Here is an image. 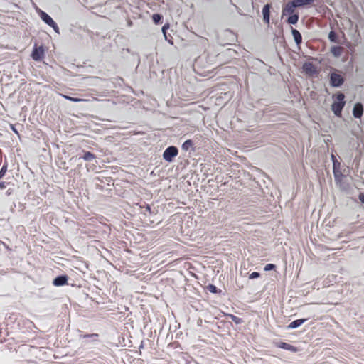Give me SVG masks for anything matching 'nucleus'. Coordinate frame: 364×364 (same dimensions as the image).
<instances>
[{
    "instance_id": "13",
    "label": "nucleus",
    "mask_w": 364,
    "mask_h": 364,
    "mask_svg": "<svg viewBox=\"0 0 364 364\" xmlns=\"http://www.w3.org/2000/svg\"><path fill=\"white\" fill-rule=\"evenodd\" d=\"M307 320H308V318H306L296 319V320L291 321L288 326H287L286 329L287 330L296 329V328L300 327Z\"/></svg>"
},
{
    "instance_id": "4",
    "label": "nucleus",
    "mask_w": 364,
    "mask_h": 364,
    "mask_svg": "<svg viewBox=\"0 0 364 364\" xmlns=\"http://www.w3.org/2000/svg\"><path fill=\"white\" fill-rule=\"evenodd\" d=\"M31 58L36 62H41L45 58V46H38L36 43L33 47Z\"/></svg>"
},
{
    "instance_id": "27",
    "label": "nucleus",
    "mask_w": 364,
    "mask_h": 364,
    "mask_svg": "<svg viewBox=\"0 0 364 364\" xmlns=\"http://www.w3.org/2000/svg\"><path fill=\"white\" fill-rule=\"evenodd\" d=\"M276 268H277L276 264L269 263V264H266L264 266V270L265 272H269V271H272V270H275Z\"/></svg>"
},
{
    "instance_id": "32",
    "label": "nucleus",
    "mask_w": 364,
    "mask_h": 364,
    "mask_svg": "<svg viewBox=\"0 0 364 364\" xmlns=\"http://www.w3.org/2000/svg\"><path fill=\"white\" fill-rule=\"evenodd\" d=\"M96 179L100 181L101 183H107L108 184L112 181L111 177L104 178V179H100L99 177H97Z\"/></svg>"
},
{
    "instance_id": "28",
    "label": "nucleus",
    "mask_w": 364,
    "mask_h": 364,
    "mask_svg": "<svg viewBox=\"0 0 364 364\" xmlns=\"http://www.w3.org/2000/svg\"><path fill=\"white\" fill-rule=\"evenodd\" d=\"M64 98L73 102H78L82 101V100L78 97H74L68 95H63Z\"/></svg>"
},
{
    "instance_id": "38",
    "label": "nucleus",
    "mask_w": 364,
    "mask_h": 364,
    "mask_svg": "<svg viewBox=\"0 0 364 364\" xmlns=\"http://www.w3.org/2000/svg\"><path fill=\"white\" fill-rule=\"evenodd\" d=\"M146 210L147 211L151 212V207H150V205H146Z\"/></svg>"
},
{
    "instance_id": "2",
    "label": "nucleus",
    "mask_w": 364,
    "mask_h": 364,
    "mask_svg": "<svg viewBox=\"0 0 364 364\" xmlns=\"http://www.w3.org/2000/svg\"><path fill=\"white\" fill-rule=\"evenodd\" d=\"M178 154V149L176 146L171 145L165 149L162 154V157L165 161L172 163Z\"/></svg>"
},
{
    "instance_id": "19",
    "label": "nucleus",
    "mask_w": 364,
    "mask_h": 364,
    "mask_svg": "<svg viewBox=\"0 0 364 364\" xmlns=\"http://www.w3.org/2000/svg\"><path fill=\"white\" fill-rule=\"evenodd\" d=\"M298 8L306 7L314 4V0H294Z\"/></svg>"
},
{
    "instance_id": "37",
    "label": "nucleus",
    "mask_w": 364,
    "mask_h": 364,
    "mask_svg": "<svg viewBox=\"0 0 364 364\" xmlns=\"http://www.w3.org/2000/svg\"><path fill=\"white\" fill-rule=\"evenodd\" d=\"M331 160H332L333 164L336 161H338V159H336V157L333 154H331Z\"/></svg>"
},
{
    "instance_id": "34",
    "label": "nucleus",
    "mask_w": 364,
    "mask_h": 364,
    "mask_svg": "<svg viewBox=\"0 0 364 364\" xmlns=\"http://www.w3.org/2000/svg\"><path fill=\"white\" fill-rule=\"evenodd\" d=\"M358 198L362 204H364V193H360Z\"/></svg>"
},
{
    "instance_id": "9",
    "label": "nucleus",
    "mask_w": 364,
    "mask_h": 364,
    "mask_svg": "<svg viewBox=\"0 0 364 364\" xmlns=\"http://www.w3.org/2000/svg\"><path fill=\"white\" fill-rule=\"evenodd\" d=\"M274 346L277 347V348H281V349H284V350H289V351H291V352H293V353H296L299 351V349L297 347L293 346V345H291L288 343H286V342H282V341H280V342H276L274 343Z\"/></svg>"
},
{
    "instance_id": "5",
    "label": "nucleus",
    "mask_w": 364,
    "mask_h": 364,
    "mask_svg": "<svg viewBox=\"0 0 364 364\" xmlns=\"http://www.w3.org/2000/svg\"><path fill=\"white\" fill-rule=\"evenodd\" d=\"M302 72L304 73L306 75L314 77L318 75V71L317 69V67L310 62H305L302 65Z\"/></svg>"
},
{
    "instance_id": "15",
    "label": "nucleus",
    "mask_w": 364,
    "mask_h": 364,
    "mask_svg": "<svg viewBox=\"0 0 364 364\" xmlns=\"http://www.w3.org/2000/svg\"><path fill=\"white\" fill-rule=\"evenodd\" d=\"M287 18L286 19V22L289 25H296L297 24L299 19V13H296L294 14H290L287 16Z\"/></svg>"
},
{
    "instance_id": "24",
    "label": "nucleus",
    "mask_w": 364,
    "mask_h": 364,
    "mask_svg": "<svg viewBox=\"0 0 364 364\" xmlns=\"http://www.w3.org/2000/svg\"><path fill=\"white\" fill-rule=\"evenodd\" d=\"M328 40L332 43H338V36L336 31H331L328 36Z\"/></svg>"
},
{
    "instance_id": "31",
    "label": "nucleus",
    "mask_w": 364,
    "mask_h": 364,
    "mask_svg": "<svg viewBox=\"0 0 364 364\" xmlns=\"http://www.w3.org/2000/svg\"><path fill=\"white\" fill-rule=\"evenodd\" d=\"M341 170V163L336 161L333 164V171Z\"/></svg>"
},
{
    "instance_id": "33",
    "label": "nucleus",
    "mask_w": 364,
    "mask_h": 364,
    "mask_svg": "<svg viewBox=\"0 0 364 364\" xmlns=\"http://www.w3.org/2000/svg\"><path fill=\"white\" fill-rule=\"evenodd\" d=\"M9 127L13 132H14L15 134H16L18 135L19 134L18 131L17 130V129L16 128V126L14 124H10Z\"/></svg>"
},
{
    "instance_id": "18",
    "label": "nucleus",
    "mask_w": 364,
    "mask_h": 364,
    "mask_svg": "<svg viewBox=\"0 0 364 364\" xmlns=\"http://www.w3.org/2000/svg\"><path fill=\"white\" fill-rule=\"evenodd\" d=\"M330 51L335 58H339L342 55L343 49L339 46H333L331 48Z\"/></svg>"
},
{
    "instance_id": "10",
    "label": "nucleus",
    "mask_w": 364,
    "mask_h": 364,
    "mask_svg": "<svg viewBox=\"0 0 364 364\" xmlns=\"http://www.w3.org/2000/svg\"><path fill=\"white\" fill-rule=\"evenodd\" d=\"M37 12H38V14L39 17L41 18V21H43L48 26H50V25L53 24V23L55 22V21L52 18V17L48 14H47L46 11H44L41 9H38L37 11Z\"/></svg>"
},
{
    "instance_id": "7",
    "label": "nucleus",
    "mask_w": 364,
    "mask_h": 364,
    "mask_svg": "<svg viewBox=\"0 0 364 364\" xmlns=\"http://www.w3.org/2000/svg\"><path fill=\"white\" fill-rule=\"evenodd\" d=\"M335 183L337 186L340 187L342 190H346L348 184H346L342 182V178L344 177V175L342 173L341 170L333 171Z\"/></svg>"
},
{
    "instance_id": "14",
    "label": "nucleus",
    "mask_w": 364,
    "mask_h": 364,
    "mask_svg": "<svg viewBox=\"0 0 364 364\" xmlns=\"http://www.w3.org/2000/svg\"><path fill=\"white\" fill-rule=\"evenodd\" d=\"M291 32L295 41V43L296 44V46H300L301 44L302 43V36L301 33L297 29L294 28L293 27H291Z\"/></svg>"
},
{
    "instance_id": "40",
    "label": "nucleus",
    "mask_w": 364,
    "mask_h": 364,
    "mask_svg": "<svg viewBox=\"0 0 364 364\" xmlns=\"http://www.w3.org/2000/svg\"><path fill=\"white\" fill-rule=\"evenodd\" d=\"M140 348H143V343L141 344Z\"/></svg>"
},
{
    "instance_id": "21",
    "label": "nucleus",
    "mask_w": 364,
    "mask_h": 364,
    "mask_svg": "<svg viewBox=\"0 0 364 364\" xmlns=\"http://www.w3.org/2000/svg\"><path fill=\"white\" fill-rule=\"evenodd\" d=\"M169 28V24L166 23L162 26L161 31L163 33V35L166 39L170 44L173 45L172 38L170 36L171 38H168L167 33H168V29Z\"/></svg>"
},
{
    "instance_id": "36",
    "label": "nucleus",
    "mask_w": 364,
    "mask_h": 364,
    "mask_svg": "<svg viewBox=\"0 0 364 364\" xmlns=\"http://www.w3.org/2000/svg\"><path fill=\"white\" fill-rule=\"evenodd\" d=\"M234 7L235 8L236 11L240 14L242 15V11L240 9V7H238L236 4H233Z\"/></svg>"
},
{
    "instance_id": "1",
    "label": "nucleus",
    "mask_w": 364,
    "mask_h": 364,
    "mask_svg": "<svg viewBox=\"0 0 364 364\" xmlns=\"http://www.w3.org/2000/svg\"><path fill=\"white\" fill-rule=\"evenodd\" d=\"M333 98L334 101L331 105V110L335 116L340 117L342 115V111L346 105L345 95L343 92H338L333 96Z\"/></svg>"
},
{
    "instance_id": "11",
    "label": "nucleus",
    "mask_w": 364,
    "mask_h": 364,
    "mask_svg": "<svg viewBox=\"0 0 364 364\" xmlns=\"http://www.w3.org/2000/svg\"><path fill=\"white\" fill-rule=\"evenodd\" d=\"M272 8V5L270 4H266L262 9V20L265 23L269 24L270 21V9Z\"/></svg>"
},
{
    "instance_id": "6",
    "label": "nucleus",
    "mask_w": 364,
    "mask_h": 364,
    "mask_svg": "<svg viewBox=\"0 0 364 364\" xmlns=\"http://www.w3.org/2000/svg\"><path fill=\"white\" fill-rule=\"evenodd\" d=\"M298 8L294 0L288 1L282 6V16H285L290 14H296L295 9Z\"/></svg>"
},
{
    "instance_id": "17",
    "label": "nucleus",
    "mask_w": 364,
    "mask_h": 364,
    "mask_svg": "<svg viewBox=\"0 0 364 364\" xmlns=\"http://www.w3.org/2000/svg\"><path fill=\"white\" fill-rule=\"evenodd\" d=\"M96 158V156L89 151H83V155L79 157V159H83L86 161H90Z\"/></svg>"
},
{
    "instance_id": "29",
    "label": "nucleus",
    "mask_w": 364,
    "mask_h": 364,
    "mask_svg": "<svg viewBox=\"0 0 364 364\" xmlns=\"http://www.w3.org/2000/svg\"><path fill=\"white\" fill-rule=\"evenodd\" d=\"M260 277V273L257 272H253L249 275L250 279H255Z\"/></svg>"
},
{
    "instance_id": "8",
    "label": "nucleus",
    "mask_w": 364,
    "mask_h": 364,
    "mask_svg": "<svg viewBox=\"0 0 364 364\" xmlns=\"http://www.w3.org/2000/svg\"><path fill=\"white\" fill-rule=\"evenodd\" d=\"M68 279L69 277L67 274H60L53 279L52 284L55 287H63L68 284Z\"/></svg>"
},
{
    "instance_id": "12",
    "label": "nucleus",
    "mask_w": 364,
    "mask_h": 364,
    "mask_svg": "<svg viewBox=\"0 0 364 364\" xmlns=\"http://www.w3.org/2000/svg\"><path fill=\"white\" fill-rule=\"evenodd\" d=\"M363 114V105L360 102H357L353 108V115L355 119H360Z\"/></svg>"
},
{
    "instance_id": "26",
    "label": "nucleus",
    "mask_w": 364,
    "mask_h": 364,
    "mask_svg": "<svg viewBox=\"0 0 364 364\" xmlns=\"http://www.w3.org/2000/svg\"><path fill=\"white\" fill-rule=\"evenodd\" d=\"M8 164L6 161L0 169V179L2 178L7 171Z\"/></svg>"
},
{
    "instance_id": "20",
    "label": "nucleus",
    "mask_w": 364,
    "mask_h": 364,
    "mask_svg": "<svg viewBox=\"0 0 364 364\" xmlns=\"http://www.w3.org/2000/svg\"><path fill=\"white\" fill-rule=\"evenodd\" d=\"M205 289L214 294H220L222 293V291L213 284L207 285Z\"/></svg>"
},
{
    "instance_id": "39",
    "label": "nucleus",
    "mask_w": 364,
    "mask_h": 364,
    "mask_svg": "<svg viewBox=\"0 0 364 364\" xmlns=\"http://www.w3.org/2000/svg\"><path fill=\"white\" fill-rule=\"evenodd\" d=\"M229 1H230V4H232L233 6L234 4L232 3V0H229Z\"/></svg>"
},
{
    "instance_id": "23",
    "label": "nucleus",
    "mask_w": 364,
    "mask_h": 364,
    "mask_svg": "<svg viewBox=\"0 0 364 364\" xmlns=\"http://www.w3.org/2000/svg\"><path fill=\"white\" fill-rule=\"evenodd\" d=\"M225 316L230 318L235 324L239 325L243 322L242 318L235 316L234 314H227Z\"/></svg>"
},
{
    "instance_id": "16",
    "label": "nucleus",
    "mask_w": 364,
    "mask_h": 364,
    "mask_svg": "<svg viewBox=\"0 0 364 364\" xmlns=\"http://www.w3.org/2000/svg\"><path fill=\"white\" fill-rule=\"evenodd\" d=\"M181 149L187 151L188 150H191L192 151H195V148L193 147V141L192 139L186 140L181 145Z\"/></svg>"
},
{
    "instance_id": "3",
    "label": "nucleus",
    "mask_w": 364,
    "mask_h": 364,
    "mask_svg": "<svg viewBox=\"0 0 364 364\" xmlns=\"http://www.w3.org/2000/svg\"><path fill=\"white\" fill-rule=\"evenodd\" d=\"M328 79L330 85L332 87L338 88L341 87L344 82L345 78L341 74L337 73L336 72H331L328 74Z\"/></svg>"
},
{
    "instance_id": "35",
    "label": "nucleus",
    "mask_w": 364,
    "mask_h": 364,
    "mask_svg": "<svg viewBox=\"0 0 364 364\" xmlns=\"http://www.w3.org/2000/svg\"><path fill=\"white\" fill-rule=\"evenodd\" d=\"M8 184V183L6 182H4V181H0V188L1 189H4L6 188V185Z\"/></svg>"
},
{
    "instance_id": "30",
    "label": "nucleus",
    "mask_w": 364,
    "mask_h": 364,
    "mask_svg": "<svg viewBox=\"0 0 364 364\" xmlns=\"http://www.w3.org/2000/svg\"><path fill=\"white\" fill-rule=\"evenodd\" d=\"M50 27H51L56 33L60 34V28L55 21L53 24L50 25Z\"/></svg>"
},
{
    "instance_id": "25",
    "label": "nucleus",
    "mask_w": 364,
    "mask_h": 364,
    "mask_svg": "<svg viewBox=\"0 0 364 364\" xmlns=\"http://www.w3.org/2000/svg\"><path fill=\"white\" fill-rule=\"evenodd\" d=\"M83 338H89L92 341H97L99 335L97 333L85 334L82 336Z\"/></svg>"
},
{
    "instance_id": "22",
    "label": "nucleus",
    "mask_w": 364,
    "mask_h": 364,
    "mask_svg": "<svg viewBox=\"0 0 364 364\" xmlns=\"http://www.w3.org/2000/svg\"><path fill=\"white\" fill-rule=\"evenodd\" d=\"M163 18L164 17L161 14L156 13L152 15V21L156 25L162 23Z\"/></svg>"
}]
</instances>
